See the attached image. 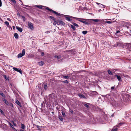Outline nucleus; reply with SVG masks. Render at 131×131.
Listing matches in <instances>:
<instances>
[{
    "label": "nucleus",
    "mask_w": 131,
    "mask_h": 131,
    "mask_svg": "<svg viewBox=\"0 0 131 131\" xmlns=\"http://www.w3.org/2000/svg\"><path fill=\"white\" fill-rule=\"evenodd\" d=\"M41 105H42V107H43V106H45V104H44L43 105V103H41Z\"/></svg>",
    "instance_id": "53"
},
{
    "label": "nucleus",
    "mask_w": 131,
    "mask_h": 131,
    "mask_svg": "<svg viewBox=\"0 0 131 131\" xmlns=\"http://www.w3.org/2000/svg\"><path fill=\"white\" fill-rule=\"evenodd\" d=\"M72 24L74 26H75L77 27H79V26L77 24L74 23H72Z\"/></svg>",
    "instance_id": "24"
},
{
    "label": "nucleus",
    "mask_w": 131,
    "mask_h": 131,
    "mask_svg": "<svg viewBox=\"0 0 131 131\" xmlns=\"http://www.w3.org/2000/svg\"><path fill=\"white\" fill-rule=\"evenodd\" d=\"M0 112L2 114L4 115V114L3 111L1 109H0Z\"/></svg>",
    "instance_id": "41"
},
{
    "label": "nucleus",
    "mask_w": 131,
    "mask_h": 131,
    "mask_svg": "<svg viewBox=\"0 0 131 131\" xmlns=\"http://www.w3.org/2000/svg\"><path fill=\"white\" fill-rule=\"evenodd\" d=\"M130 69H131V67L129 68Z\"/></svg>",
    "instance_id": "63"
},
{
    "label": "nucleus",
    "mask_w": 131,
    "mask_h": 131,
    "mask_svg": "<svg viewBox=\"0 0 131 131\" xmlns=\"http://www.w3.org/2000/svg\"><path fill=\"white\" fill-rule=\"evenodd\" d=\"M115 76L117 78V79L119 81H121V78L120 76L118 75H115Z\"/></svg>",
    "instance_id": "17"
},
{
    "label": "nucleus",
    "mask_w": 131,
    "mask_h": 131,
    "mask_svg": "<svg viewBox=\"0 0 131 131\" xmlns=\"http://www.w3.org/2000/svg\"><path fill=\"white\" fill-rule=\"evenodd\" d=\"M122 124L121 123H118V125H116V126L117 127H119L120 126H121V125Z\"/></svg>",
    "instance_id": "35"
},
{
    "label": "nucleus",
    "mask_w": 131,
    "mask_h": 131,
    "mask_svg": "<svg viewBox=\"0 0 131 131\" xmlns=\"http://www.w3.org/2000/svg\"><path fill=\"white\" fill-rule=\"evenodd\" d=\"M24 6H25L26 7H29V6H28V5H23Z\"/></svg>",
    "instance_id": "54"
},
{
    "label": "nucleus",
    "mask_w": 131,
    "mask_h": 131,
    "mask_svg": "<svg viewBox=\"0 0 131 131\" xmlns=\"http://www.w3.org/2000/svg\"><path fill=\"white\" fill-rule=\"evenodd\" d=\"M2 5V3L1 0H0V6H1Z\"/></svg>",
    "instance_id": "52"
},
{
    "label": "nucleus",
    "mask_w": 131,
    "mask_h": 131,
    "mask_svg": "<svg viewBox=\"0 0 131 131\" xmlns=\"http://www.w3.org/2000/svg\"><path fill=\"white\" fill-rule=\"evenodd\" d=\"M63 77L66 79H68L69 78V77L68 76H63Z\"/></svg>",
    "instance_id": "40"
},
{
    "label": "nucleus",
    "mask_w": 131,
    "mask_h": 131,
    "mask_svg": "<svg viewBox=\"0 0 131 131\" xmlns=\"http://www.w3.org/2000/svg\"><path fill=\"white\" fill-rule=\"evenodd\" d=\"M4 77L7 80L8 79V78L5 75H4Z\"/></svg>",
    "instance_id": "47"
},
{
    "label": "nucleus",
    "mask_w": 131,
    "mask_h": 131,
    "mask_svg": "<svg viewBox=\"0 0 131 131\" xmlns=\"http://www.w3.org/2000/svg\"><path fill=\"white\" fill-rule=\"evenodd\" d=\"M119 32L120 33V32L119 31L117 30V31L116 32V33L115 34V35H116Z\"/></svg>",
    "instance_id": "46"
},
{
    "label": "nucleus",
    "mask_w": 131,
    "mask_h": 131,
    "mask_svg": "<svg viewBox=\"0 0 131 131\" xmlns=\"http://www.w3.org/2000/svg\"><path fill=\"white\" fill-rule=\"evenodd\" d=\"M19 0L22 2V4H23V3H22V2L21 1V0Z\"/></svg>",
    "instance_id": "57"
},
{
    "label": "nucleus",
    "mask_w": 131,
    "mask_h": 131,
    "mask_svg": "<svg viewBox=\"0 0 131 131\" xmlns=\"http://www.w3.org/2000/svg\"><path fill=\"white\" fill-rule=\"evenodd\" d=\"M46 9L47 10L50 11V12L51 13L55 14L56 16H60L62 15H63V14H61L60 13H58L57 12H56L55 11L53 10L52 9H50L48 7H46Z\"/></svg>",
    "instance_id": "1"
},
{
    "label": "nucleus",
    "mask_w": 131,
    "mask_h": 131,
    "mask_svg": "<svg viewBox=\"0 0 131 131\" xmlns=\"http://www.w3.org/2000/svg\"><path fill=\"white\" fill-rule=\"evenodd\" d=\"M44 53L43 52H42L41 54V55L42 56H43L44 55Z\"/></svg>",
    "instance_id": "51"
},
{
    "label": "nucleus",
    "mask_w": 131,
    "mask_h": 131,
    "mask_svg": "<svg viewBox=\"0 0 131 131\" xmlns=\"http://www.w3.org/2000/svg\"><path fill=\"white\" fill-rule=\"evenodd\" d=\"M62 82L65 83H68V82L67 80H65L64 81H63Z\"/></svg>",
    "instance_id": "42"
},
{
    "label": "nucleus",
    "mask_w": 131,
    "mask_h": 131,
    "mask_svg": "<svg viewBox=\"0 0 131 131\" xmlns=\"http://www.w3.org/2000/svg\"><path fill=\"white\" fill-rule=\"evenodd\" d=\"M71 28L74 30H76V28L75 27L74 25L73 26L72 25H71Z\"/></svg>",
    "instance_id": "25"
},
{
    "label": "nucleus",
    "mask_w": 131,
    "mask_h": 131,
    "mask_svg": "<svg viewBox=\"0 0 131 131\" xmlns=\"http://www.w3.org/2000/svg\"><path fill=\"white\" fill-rule=\"evenodd\" d=\"M13 28H15V27H14V26H13Z\"/></svg>",
    "instance_id": "60"
},
{
    "label": "nucleus",
    "mask_w": 131,
    "mask_h": 131,
    "mask_svg": "<svg viewBox=\"0 0 131 131\" xmlns=\"http://www.w3.org/2000/svg\"><path fill=\"white\" fill-rule=\"evenodd\" d=\"M17 15L18 17H20V14L19 13H17Z\"/></svg>",
    "instance_id": "49"
},
{
    "label": "nucleus",
    "mask_w": 131,
    "mask_h": 131,
    "mask_svg": "<svg viewBox=\"0 0 131 131\" xmlns=\"http://www.w3.org/2000/svg\"><path fill=\"white\" fill-rule=\"evenodd\" d=\"M9 124L11 126V127L14 129H15V128H14L13 126L11 124V123L9 122Z\"/></svg>",
    "instance_id": "23"
},
{
    "label": "nucleus",
    "mask_w": 131,
    "mask_h": 131,
    "mask_svg": "<svg viewBox=\"0 0 131 131\" xmlns=\"http://www.w3.org/2000/svg\"><path fill=\"white\" fill-rule=\"evenodd\" d=\"M89 21V22L90 23H92L93 21H94L95 22H98L99 20L98 19H89V20H88Z\"/></svg>",
    "instance_id": "7"
},
{
    "label": "nucleus",
    "mask_w": 131,
    "mask_h": 131,
    "mask_svg": "<svg viewBox=\"0 0 131 131\" xmlns=\"http://www.w3.org/2000/svg\"><path fill=\"white\" fill-rule=\"evenodd\" d=\"M115 86H112L111 87V90H112L113 91H114V87Z\"/></svg>",
    "instance_id": "39"
},
{
    "label": "nucleus",
    "mask_w": 131,
    "mask_h": 131,
    "mask_svg": "<svg viewBox=\"0 0 131 131\" xmlns=\"http://www.w3.org/2000/svg\"><path fill=\"white\" fill-rule=\"evenodd\" d=\"M59 118L61 121H63V118L62 116H59Z\"/></svg>",
    "instance_id": "27"
},
{
    "label": "nucleus",
    "mask_w": 131,
    "mask_h": 131,
    "mask_svg": "<svg viewBox=\"0 0 131 131\" xmlns=\"http://www.w3.org/2000/svg\"><path fill=\"white\" fill-rule=\"evenodd\" d=\"M21 128L22 129H24L25 128V126L23 124H21Z\"/></svg>",
    "instance_id": "19"
},
{
    "label": "nucleus",
    "mask_w": 131,
    "mask_h": 131,
    "mask_svg": "<svg viewBox=\"0 0 131 131\" xmlns=\"http://www.w3.org/2000/svg\"><path fill=\"white\" fill-rule=\"evenodd\" d=\"M70 112L72 114H73V111L72 110H70Z\"/></svg>",
    "instance_id": "48"
},
{
    "label": "nucleus",
    "mask_w": 131,
    "mask_h": 131,
    "mask_svg": "<svg viewBox=\"0 0 131 131\" xmlns=\"http://www.w3.org/2000/svg\"><path fill=\"white\" fill-rule=\"evenodd\" d=\"M118 130V128L116 127H114L112 129L113 131H117Z\"/></svg>",
    "instance_id": "26"
},
{
    "label": "nucleus",
    "mask_w": 131,
    "mask_h": 131,
    "mask_svg": "<svg viewBox=\"0 0 131 131\" xmlns=\"http://www.w3.org/2000/svg\"><path fill=\"white\" fill-rule=\"evenodd\" d=\"M3 101L6 104L8 105V102L6 99H3Z\"/></svg>",
    "instance_id": "22"
},
{
    "label": "nucleus",
    "mask_w": 131,
    "mask_h": 131,
    "mask_svg": "<svg viewBox=\"0 0 131 131\" xmlns=\"http://www.w3.org/2000/svg\"><path fill=\"white\" fill-rule=\"evenodd\" d=\"M14 36L15 38L17 39H18L19 38V36L18 34L17 33H15L14 34Z\"/></svg>",
    "instance_id": "13"
},
{
    "label": "nucleus",
    "mask_w": 131,
    "mask_h": 131,
    "mask_svg": "<svg viewBox=\"0 0 131 131\" xmlns=\"http://www.w3.org/2000/svg\"><path fill=\"white\" fill-rule=\"evenodd\" d=\"M64 17L66 19V20L68 21H71L72 20L71 18H73L74 19H78V18L70 16H68L64 15Z\"/></svg>",
    "instance_id": "2"
},
{
    "label": "nucleus",
    "mask_w": 131,
    "mask_h": 131,
    "mask_svg": "<svg viewBox=\"0 0 131 131\" xmlns=\"http://www.w3.org/2000/svg\"><path fill=\"white\" fill-rule=\"evenodd\" d=\"M108 73L110 75H113V73L112 72L110 71V70H108L107 71Z\"/></svg>",
    "instance_id": "20"
},
{
    "label": "nucleus",
    "mask_w": 131,
    "mask_h": 131,
    "mask_svg": "<svg viewBox=\"0 0 131 131\" xmlns=\"http://www.w3.org/2000/svg\"><path fill=\"white\" fill-rule=\"evenodd\" d=\"M10 86H13V84H11V83H10Z\"/></svg>",
    "instance_id": "56"
},
{
    "label": "nucleus",
    "mask_w": 131,
    "mask_h": 131,
    "mask_svg": "<svg viewBox=\"0 0 131 131\" xmlns=\"http://www.w3.org/2000/svg\"><path fill=\"white\" fill-rule=\"evenodd\" d=\"M25 49H23L22 51V53H19L18 55V58H20L22 57V56H23L25 54Z\"/></svg>",
    "instance_id": "3"
},
{
    "label": "nucleus",
    "mask_w": 131,
    "mask_h": 131,
    "mask_svg": "<svg viewBox=\"0 0 131 131\" xmlns=\"http://www.w3.org/2000/svg\"><path fill=\"white\" fill-rule=\"evenodd\" d=\"M35 126H36L37 128H38V130H41V129L40 128V126L38 125H35Z\"/></svg>",
    "instance_id": "34"
},
{
    "label": "nucleus",
    "mask_w": 131,
    "mask_h": 131,
    "mask_svg": "<svg viewBox=\"0 0 131 131\" xmlns=\"http://www.w3.org/2000/svg\"><path fill=\"white\" fill-rule=\"evenodd\" d=\"M51 113H52V114H53V113H54V112H51Z\"/></svg>",
    "instance_id": "61"
},
{
    "label": "nucleus",
    "mask_w": 131,
    "mask_h": 131,
    "mask_svg": "<svg viewBox=\"0 0 131 131\" xmlns=\"http://www.w3.org/2000/svg\"><path fill=\"white\" fill-rule=\"evenodd\" d=\"M35 7H37L39 9H44V8H43V7H45L41 5H36Z\"/></svg>",
    "instance_id": "12"
},
{
    "label": "nucleus",
    "mask_w": 131,
    "mask_h": 131,
    "mask_svg": "<svg viewBox=\"0 0 131 131\" xmlns=\"http://www.w3.org/2000/svg\"><path fill=\"white\" fill-rule=\"evenodd\" d=\"M10 1L14 4H16V2L15 0H11Z\"/></svg>",
    "instance_id": "38"
},
{
    "label": "nucleus",
    "mask_w": 131,
    "mask_h": 131,
    "mask_svg": "<svg viewBox=\"0 0 131 131\" xmlns=\"http://www.w3.org/2000/svg\"><path fill=\"white\" fill-rule=\"evenodd\" d=\"M121 43L119 42H116L114 46L115 47H116L117 46H119L121 45Z\"/></svg>",
    "instance_id": "14"
},
{
    "label": "nucleus",
    "mask_w": 131,
    "mask_h": 131,
    "mask_svg": "<svg viewBox=\"0 0 131 131\" xmlns=\"http://www.w3.org/2000/svg\"><path fill=\"white\" fill-rule=\"evenodd\" d=\"M127 46L128 48L129 51H130L131 49V44L130 43L128 44L127 45Z\"/></svg>",
    "instance_id": "15"
},
{
    "label": "nucleus",
    "mask_w": 131,
    "mask_h": 131,
    "mask_svg": "<svg viewBox=\"0 0 131 131\" xmlns=\"http://www.w3.org/2000/svg\"><path fill=\"white\" fill-rule=\"evenodd\" d=\"M24 8H25V9H27V8L25 7H23Z\"/></svg>",
    "instance_id": "59"
},
{
    "label": "nucleus",
    "mask_w": 131,
    "mask_h": 131,
    "mask_svg": "<svg viewBox=\"0 0 131 131\" xmlns=\"http://www.w3.org/2000/svg\"><path fill=\"white\" fill-rule=\"evenodd\" d=\"M88 32L87 31H82V33L84 35L86 34Z\"/></svg>",
    "instance_id": "29"
},
{
    "label": "nucleus",
    "mask_w": 131,
    "mask_h": 131,
    "mask_svg": "<svg viewBox=\"0 0 131 131\" xmlns=\"http://www.w3.org/2000/svg\"><path fill=\"white\" fill-rule=\"evenodd\" d=\"M78 19H77V20L83 23H84V22L85 21H84L83 20H85V21H87L88 22H89V21L88 20H89V19H85L83 18H78Z\"/></svg>",
    "instance_id": "4"
},
{
    "label": "nucleus",
    "mask_w": 131,
    "mask_h": 131,
    "mask_svg": "<svg viewBox=\"0 0 131 131\" xmlns=\"http://www.w3.org/2000/svg\"><path fill=\"white\" fill-rule=\"evenodd\" d=\"M61 56H55V57L56 58H57L58 59H60L61 58Z\"/></svg>",
    "instance_id": "32"
},
{
    "label": "nucleus",
    "mask_w": 131,
    "mask_h": 131,
    "mask_svg": "<svg viewBox=\"0 0 131 131\" xmlns=\"http://www.w3.org/2000/svg\"><path fill=\"white\" fill-rule=\"evenodd\" d=\"M5 23L7 27H8V22L7 21H5Z\"/></svg>",
    "instance_id": "45"
},
{
    "label": "nucleus",
    "mask_w": 131,
    "mask_h": 131,
    "mask_svg": "<svg viewBox=\"0 0 131 131\" xmlns=\"http://www.w3.org/2000/svg\"><path fill=\"white\" fill-rule=\"evenodd\" d=\"M11 123L13 124L15 126H16L17 125H16V124L13 121H12L11 122Z\"/></svg>",
    "instance_id": "30"
},
{
    "label": "nucleus",
    "mask_w": 131,
    "mask_h": 131,
    "mask_svg": "<svg viewBox=\"0 0 131 131\" xmlns=\"http://www.w3.org/2000/svg\"><path fill=\"white\" fill-rule=\"evenodd\" d=\"M0 95H2L3 97H4L5 95L2 92H1L0 93Z\"/></svg>",
    "instance_id": "43"
},
{
    "label": "nucleus",
    "mask_w": 131,
    "mask_h": 131,
    "mask_svg": "<svg viewBox=\"0 0 131 131\" xmlns=\"http://www.w3.org/2000/svg\"><path fill=\"white\" fill-rule=\"evenodd\" d=\"M9 21H11L10 19V18H9Z\"/></svg>",
    "instance_id": "58"
},
{
    "label": "nucleus",
    "mask_w": 131,
    "mask_h": 131,
    "mask_svg": "<svg viewBox=\"0 0 131 131\" xmlns=\"http://www.w3.org/2000/svg\"><path fill=\"white\" fill-rule=\"evenodd\" d=\"M44 62L43 61H41L40 62H39V64L40 66H42L43 65Z\"/></svg>",
    "instance_id": "18"
},
{
    "label": "nucleus",
    "mask_w": 131,
    "mask_h": 131,
    "mask_svg": "<svg viewBox=\"0 0 131 131\" xmlns=\"http://www.w3.org/2000/svg\"><path fill=\"white\" fill-rule=\"evenodd\" d=\"M106 23L108 24H111L112 23V22L109 21H106Z\"/></svg>",
    "instance_id": "44"
},
{
    "label": "nucleus",
    "mask_w": 131,
    "mask_h": 131,
    "mask_svg": "<svg viewBox=\"0 0 131 131\" xmlns=\"http://www.w3.org/2000/svg\"><path fill=\"white\" fill-rule=\"evenodd\" d=\"M84 106L86 107L87 108H89L90 107L87 104H84Z\"/></svg>",
    "instance_id": "36"
},
{
    "label": "nucleus",
    "mask_w": 131,
    "mask_h": 131,
    "mask_svg": "<svg viewBox=\"0 0 131 131\" xmlns=\"http://www.w3.org/2000/svg\"><path fill=\"white\" fill-rule=\"evenodd\" d=\"M51 94H50V95H49V97L50 96H51Z\"/></svg>",
    "instance_id": "62"
},
{
    "label": "nucleus",
    "mask_w": 131,
    "mask_h": 131,
    "mask_svg": "<svg viewBox=\"0 0 131 131\" xmlns=\"http://www.w3.org/2000/svg\"><path fill=\"white\" fill-rule=\"evenodd\" d=\"M61 113H62V114L63 115V116L64 117H65L66 116V115L65 114L64 112L63 111H62V112Z\"/></svg>",
    "instance_id": "31"
},
{
    "label": "nucleus",
    "mask_w": 131,
    "mask_h": 131,
    "mask_svg": "<svg viewBox=\"0 0 131 131\" xmlns=\"http://www.w3.org/2000/svg\"><path fill=\"white\" fill-rule=\"evenodd\" d=\"M28 27L31 30L33 29L34 27L32 24L31 22H29L28 23Z\"/></svg>",
    "instance_id": "9"
},
{
    "label": "nucleus",
    "mask_w": 131,
    "mask_h": 131,
    "mask_svg": "<svg viewBox=\"0 0 131 131\" xmlns=\"http://www.w3.org/2000/svg\"><path fill=\"white\" fill-rule=\"evenodd\" d=\"M21 16L23 18V21H25V17L23 16L22 15Z\"/></svg>",
    "instance_id": "37"
},
{
    "label": "nucleus",
    "mask_w": 131,
    "mask_h": 131,
    "mask_svg": "<svg viewBox=\"0 0 131 131\" xmlns=\"http://www.w3.org/2000/svg\"><path fill=\"white\" fill-rule=\"evenodd\" d=\"M44 88L45 90H46L47 88V84H45L44 86Z\"/></svg>",
    "instance_id": "28"
},
{
    "label": "nucleus",
    "mask_w": 131,
    "mask_h": 131,
    "mask_svg": "<svg viewBox=\"0 0 131 131\" xmlns=\"http://www.w3.org/2000/svg\"><path fill=\"white\" fill-rule=\"evenodd\" d=\"M15 102L20 107L21 106V104L20 102H19L18 100H17V99L15 101Z\"/></svg>",
    "instance_id": "11"
},
{
    "label": "nucleus",
    "mask_w": 131,
    "mask_h": 131,
    "mask_svg": "<svg viewBox=\"0 0 131 131\" xmlns=\"http://www.w3.org/2000/svg\"><path fill=\"white\" fill-rule=\"evenodd\" d=\"M57 21H58V24L63 26L65 25V23L63 21L61 20H58Z\"/></svg>",
    "instance_id": "5"
},
{
    "label": "nucleus",
    "mask_w": 131,
    "mask_h": 131,
    "mask_svg": "<svg viewBox=\"0 0 131 131\" xmlns=\"http://www.w3.org/2000/svg\"><path fill=\"white\" fill-rule=\"evenodd\" d=\"M96 3L98 5H99V4H100V3H97V2H96Z\"/></svg>",
    "instance_id": "55"
},
{
    "label": "nucleus",
    "mask_w": 131,
    "mask_h": 131,
    "mask_svg": "<svg viewBox=\"0 0 131 131\" xmlns=\"http://www.w3.org/2000/svg\"><path fill=\"white\" fill-rule=\"evenodd\" d=\"M79 95L80 97H81L82 98H85V96L83 94H80V95Z\"/></svg>",
    "instance_id": "21"
},
{
    "label": "nucleus",
    "mask_w": 131,
    "mask_h": 131,
    "mask_svg": "<svg viewBox=\"0 0 131 131\" xmlns=\"http://www.w3.org/2000/svg\"><path fill=\"white\" fill-rule=\"evenodd\" d=\"M53 25H55V24H53Z\"/></svg>",
    "instance_id": "64"
},
{
    "label": "nucleus",
    "mask_w": 131,
    "mask_h": 131,
    "mask_svg": "<svg viewBox=\"0 0 131 131\" xmlns=\"http://www.w3.org/2000/svg\"><path fill=\"white\" fill-rule=\"evenodd\" d=\"M16 27L17 29L20 32H21L23 31V29L17 26H16Z\"/></svg>",
    "instance_id": "10"
},
{
    "label": "nucleus",
    "mask_w": 131,
    "mask_h": 131,
    "mask_svg": "<svg viewBox=\"0 0 131 131\" xmlns=\"http://www.w3.org/2000/svg\"><path fill=\"white\" fill-rule=\"evenodd\" d=\"M10 106L11 107V108L13 110V109L14 108V107L13 104L11 103H9V106Z\"/></svg>",
    "instance_id": "16"
},
{
    "label": "nucleus",
    "mask_w": 131,
    "mask_h": 131,
    "mask_svg": "<svg viewBox=\"0 0 131 131\" xmlns=\"http://www.w3.org/2000/svg\"><path fill=\"white\" fill-rule=\"evenodd\" d=\"M49 18L54 21V22L55 24H58V21H57L56 20V19L54 18L52 16H50Z\"/></svg>",
    "instance_id": "8"
},
{
    "label": "nucleus",
    "mask_w": 131,
    "mask_h": 131,
    "mask_svg": "<svg viewBox=\"0 0 131 131\" xmlns=\"http://www.w3.org/2000/svg\"><path fill=\"white\" fill-rule=\"evenodd\" d=\"M50 31H47L45 32V33H47V34H48V33H50Z\"/></svg>",
    "instance_id": "50"
},
{
    "label": "nucleus",
    "mask_w": 131,
    "mask_h": 131,
    "mask_svg": "<svg viewBox=\"0 0 131 131\" xmlns=\"http://www.w3.org/2000/svg\"><path fill=\"white\" fill-rule=\"evenodd\" d=\"M84 24H85L86 25H89L90 24V22H87L85 21L84 22Z\"/></svg>",
    "instance_id": "33"
},
{
    "label": "nucleus",
    "mask_w": 131,
    "mask_h": 131,
    "mask_svg": "<svg viewBox=\"0 0 131 131\" xmlns=\"http://www.w3.org/2000/svg\"><path fill=\"white\" fill-rule=\"evenodd\" d=\"M13 69L15 71L20 73L21 74L22 73L21 70L20 69H18L17 68H13Z\"/></svg>",
    "instance_id": "6"
}]
</instances>
